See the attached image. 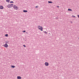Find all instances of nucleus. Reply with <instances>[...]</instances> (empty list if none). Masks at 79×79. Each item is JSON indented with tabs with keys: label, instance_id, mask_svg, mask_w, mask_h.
Segmentation results:
<instances>
[{
	"label": "nucleus",
	"instance_id": "nucleus-21",
	"mask_svg": "<svg viewBox=\"0 0 79 79\" xmlns=\"http://www.w3.org/2000/svg\"><path fill=\"white\" fill-rule=\"evenodd\" d=\"M57 7H59V6H57Z\"/></svg>",
	"mask_w": 79,
	"mask_h": 79
},
{
	"label": "nucleus",
	"instance_id": "nucleus-13",
	"mask_svg": "<svg viewBox=\"0 0 79 79\" xmlns=\"http://www.w3.org/2000/svg\"><path fill=\"white\" fill-rule=\"evenodd\" d=\"M7 37L8 36V35L7 34H6L5 35Z\"/></svg>",
	"mask_w": 79,
	"mask_h": 79
},
{
	"label": "nucleus",
	"instance_id": "nucleus-9",
	"mask_svg": "<svg viewBox=\"0 0 79 79\" xmlns=\"http://www.w3.org/2000/svg\"><path fill=\"white\" fill-rule=\"evenodd\" d=\"M23 12H27V10H23Z\"/></svg>",
	"mask_w": 79,
	"mask_h": 79
},
{
	"label": "nucleus",
	"instance_id": "nucleus-14",
	"mask_svg": "<svg viewBox=\"0 0 79 79\" xmlns=\"http://www.w3.org/2000/svg\"><path fill=\"white\" fill-rule=\"evenodd\" d=\"M13 3V2H12V1H11V2H10V3Z\"/></svg>",
	"mask_w": 79,
	"mask_h": 79
},
{
	"label": "nucleus",
	"instance_id": "nucleus-12",
	"mask_svg": "<svg viewBox=\"0 0 79 79\" xmlns=\"http://www.w3.org/2000/svg\"><path fill=\"white\" fill-rule=\"evenodd\" d=\"M48 3H52V2H48Z\"/></svg>",
	"mask_w": 79,
	"mask_h": 79
},
{
	"label": "nucleus",
	"instance_id": "nucleus-16",
	"mask_svg": "<svg viewBox=\"0 0 79 79\" xmlns=\"http://www.w3.org/2000/svg\"><path fill=\"white\" fill-rule=\"evenodd\" d=\"M23 46H24V47H26V46H25V45H23Z\"/></svg>",
	"mask_w": 79,
	"mask_h": 79
},
{
	"label": "nucleus",
	"instance_id": "nucleus-10",
	"mask_svg": "<svg viewBox=\"0 0 79 79\" xmlns=\"http://www.w3.org/2000/svg\"><path fill=\"white\" fill-rule=\"evenodd\" d=\"M68 10L71 11H72V10L70 9H68Z\"/></svg>",
	"mask_w": 79,
	"mask_h": 79
},
{
	"label": "nucleus",
	"instance_id": "nucleus-1",
	"mask_svg": "<svg viewBox=\"0 0 79 79\" xmlns=\"http://www.w3.org/2000/svg\"><path fill=\"white\" fill-rule=\"evenodd\" d=\"M38 28L39 29L42 31L43 30V28L40 26H39Z\"/></svg>",
	"mask_w": 79,
	"mask_h": 79
},
{
	"label": "nucleus",
	"instance_id": "nucleus-7",
	"mask_svg": "<svg viewBox=\"0 0 79 79\" xmlns=\"http://www.w3.org/2000/svg\"><path fill=\"white\" fill-rule=\"evenodd\" d=\"M17 78L18 79H21V77H17Z\"/></svg>",
	"mask_w": 79,
	"mask_h": 79
},
{
	"label": "nucleus",
	"instance_id": "nucleus-2",
	"mask_svg": "<svg viewBox=\"0 0 79 79\" xmlns=\"http://www.w3.org/2000/svg\"><path fill=\"white\" fill-rule=\"evenodd\" d=\"M13 6V4H11V5H9L8 6V7L9 8H10L11 7H12Z\"/></svg>",
	"mask_w": 79,
	"mask_h": 79
},
{
	"label": "nucleus",
	"instance_id": "nucleus-19",
	"mask_svg": "<svg viewBox=\"0 0 79 79\" xmlns=\"http://www.w3.org/2000/svg\"><path fill=\"white\" fill-rule=\"evenodd\" d=\"M78 18H79V15H78Z\"/></svg>",
	"mask_w": 79,
	"mask_h": 79
},
{
	"label": "nucleus",
	"instance_id": "nucleus-17",
	"mask_svg": "<svg viewBox=\"0 0 79 79\" xmlns=\"http://www.w3.org/2000/svg\"><path fill=\"white\" fill-rule=\"evenodd\" d=\"M23 32H25V31H23Z\"/></svg>",
	"mask_w": 79,
	"mask_h": 79
},
{
	"label": "nucleus",
	"instance_id": "nucleus-18",
	"mask_svg": "<svg viewBox=\"0 0 79 79\" xmlns=\"http://www.w3.org/2000/svg\"><path fill=\"white\" fill-rule=\"evenodd\" d=\"M38 7L37 6H36V8H37Z\"/></svg>",
	"mask_w": 79,
	"mask_h": 79
},
{
	"label": "nucleus",
	"instance_id": "nucleus-8",
	"mask_svg": "<svg viewBox=\"0 0 79 79\" xmlns=\"http://www.w3.org/2000/svg\"><path fill=\"white\" fill-rule=\"evenodd\" d=\"M6 1L7 2H9V1H10V0H6Z\"/></svg>",
	"mask_w": 79,
	"mask_h": 79
},
{
	"label": "nucleus",
	"instance_id": "nucleus-15",
	"mask_svg": "<svg viewBox=\"0 0 79 79\" xmlns=\"http://www.w3.org/2000/svg\"><path fill=\"white\" fill-rule=\"evenodd\" d=\"M44 33H46V34H47V33L46 32H45H45H44Z\"/></svg>",
	"mask_w": 79,
	"mask_h": 79
},
{
	"label": "nucleus",
	"instance_id": "nucleus-11",
	"mask_svg": "<svg viewBox=\"0 0 79 79\" xmlns=\"http://www.w3.org/2000/svg\"><path fill=\"white\" fill-rule=\"evenodd\" d=\"M15 67V66H11V67L13 68H14Z\"/></svg>",
	"mask_w": 79,
	"mask_h": 79
},
{
	"label": "nucleus",
	"instance_id": "nucleus-5",
	"mask_svg": "<svg viewBox=\"0 0 79 79\" xmlns=\"http://www.w3.org/2000/svg\"><path fill=\"white\" fill-rule=\"evenodd\" d=\"M45 65L46 66H48V63H45Z\"/></svg>",
	"mask_w": 79,
	"mask_h": 79
},
{
	"label": "nucleus",
	"instance_id": "nucleus-20",
	"mask_svg": "<svg viewBox=\"0 0 79 79\" xmlns=\"http://www.w3.org/2000/svg\"><path fill=\"white\" fill-rule=\"evenodd\" d=\"M73 17H75V16H73Z\"/></svg>",
	"mask_w": 79,
	"mask_h": 79
},
{
	"label": "nucleus",
	"instance_id": "nucleus-4",
	"mask_svg": "<svg viewBox=\"0 0 79 79\" xmlns=\"http://www.w3.org/2000/svg\"><path fill=\"white\" fill-rule=\"evenodd\" d=\"M4 46L6 47V48H7L8 47V45H7V44H5V45H4Z\"/></svg>",
	"mask_w": 79,
	"mask_h": 79
},
{
	"label": "nucleus",
	"instance_id": "nucleus-3",
	"mask_svg": "<svg viewBox=\"0 0 79 79\" xmlns=\"http://www.w3.org/2000/svg\"><path fill=\"white\" fill-rule=\"evenodd\" d=\"M14 8L15 9H16V10H17L18 9V8L16 6H14Z\"/></svg>",
	"mask_w": 79,
	"mask_h": 79
},
{
	"label": "nucleus",
	"instance_id": "nucleus-6",
	"mask_svg": "<svg viewBox=\"0 0 79 79\" xmlns=\"http://www.w3.org/2000/svg\"><path fill=\"white\" fill-rule=\"evenodd\" d=\"M3 8V6H0V9H2Z\"/></svg>",
	"mask_w": 79,
	"mask_h": 79
}]
</instances>
